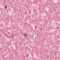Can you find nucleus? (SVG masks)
<instances>
[{
    "label": "nucleus",
    "instance_id": "obj_1",
    "mask_svg": "<svg viewBox=\"0 0 60 60\" xmlns=\"http://www.w3.org/2000/svg\"><path fill=\"white\" fill-rule=\"evenodd\" d=\"M24 36L25 37H27V35L25 34H24Z\"/></svg>",
    "mask_w": 60,
    "mask_h": 60
},
{
    "label": "nucleus",
    "instance_id": "obj_2",
    "mask_svg": "<svg viewBox=\"0 0 60 60\" xmlns=\"http://www.w3.org/2000/svg\"><path fill=\"white\" fill-rule=\"evenodd\" d=\"M26 57H28L29 56V55H28V54H27L26 55Z\"/></svg>",
    "mask_w": 60,
    "mask_h": 60
},
{
    "label": "nucleus",
    "instance_id": "obj_3",
    "mask_svg": "<svg viewBox=\"0 0 60 60\" xmlns=\"http://www.w3.org/2000/svg\"><path fill=\"white\" fill-rule=\"evenodd\" d=\"M5 9H7V6L6 5L5 6Z\"/></svg>",
    "mask_w": 60,
    "mask_h": 60
},
{
    "label": "nucleus",
    "instance_id": "obj_4",
    "mask_svg": "<svg viewBox=\"0 0 60 60\" xmlns=\"http://www.w3.org/2000/svg\"><path fill=\"white\" fill-rule=\"evenodd\" d=\"M31 11H30L29 12V13H31Z\"/></svg>",
    "mask_w": 60,
    "mask_h": 60
},
{
    "label": "nucleus",
    "instance_id": "obj_5",
    "mask_svg": "<svg viewBox=\"0 0 60 60\" xmlns=\"http://www.w3.org/2000/svg\"><path fill=\"white\" fill-rule=\"evenodd\" d=\"M41 30H42V29H41Z\"/></svg>",
    "mask_w": 60,
    "mask_h": 60
},
{
    "label": "nucleus",
    "instance_id": "obj_6",
    "mask_svg": "<svg viewBox=\"0 0 60 60\" xmlns=\"http://www.w3.org/2000/svg\"><path fill=\"white\" fill-rule=\"evenodd\" d=\"M35 28H36V27L35 26Z\"/></svg>",
    "mask_w": 60,
    "mask_h": 60
},
{
    "label": "nucleus",
    "instance_id": "obj_7",
    "mask_svg": "<svg viewBox=\"0 0 60 60\" xmlns=\"http://www.w3.org/2000/svg\"><path fill=\"white\" fill-rule=\"evenodd\" d=\"M59 31L60 33V30H59Z\"/></svg>",
    "mask_w": 60,
    "mask_h": 60
},
{
    "label": "nucleus",
    "instance_id": "obj_8",
    "mask_svg": "<svg viewBox=\"0 0 60 60\" xmlns=\"http://www.w3.org/2000/svg\"><path fill=\"white\" fill-rule=\"evenodd\" d=\"M58 28H59V27H58Z\"/></svg>",
    "mask_w": 60,
    "mask_h": 60
},
{
    "label": "nucleus",
    "instance_id": "obj_9",
    "mask_svg": "<svg viewBox=\"0 0 60 60\" xmlns=\"http://www.w3.org/2000/svg\"><path fill=\"white\" fill-rule=\"evenodd\" d=\"M10 58H11L10 57H9V59H10Z\"/></svg>",
    "mask_w": 60,
    "mask_h": 60
},
{
    "label": "nucleus",
    "instance_id": "obj_10",
    "mask_svg": "<svg viewBox=\"0 0 60 60\" xmlns=\"http://www.w3.org/2000/svg\"><path fill=\"white\" fill-rule=\"evenodd\" d=\"M27 35H28V34H27Z\"/></svg>",
    "mask_w": 60,
    "mask_h": 60
},
{
    "label": "nucleus",
    "instance_id": "obj_11",
    "mask_svg": "<svg viewBox=\"0 0 60 60\" xmlns=\"http://www.w3.org/2000/svg\"><path fill=\"white\" fill-rule=\"evenodd\" d=\"M12 37H13V36H12Z\"/></svg>",
    "mask_w": 60,
    "mask_h": 60
}]
</instances>
